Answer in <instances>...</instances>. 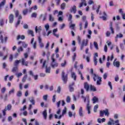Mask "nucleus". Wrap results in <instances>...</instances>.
Returning a JSON list of instances; mask_svg holds the SVG:
<instances>
[{
	"label": "nucleus",
	"instance_id": "46",
	"mask_svg": "<svg viewBox=\"0 0 125 125\" xmlns=\"http://www.w3.org/2000/svg\"><path fill=\"white\" fill-rule=\"evenodd\" d=\"M72 18H73V16L72 15H69V17L68 18V21H70V24H72Z\"/></svg>",
	"mask_w": 125,
	"mask_h": 125
},
{
	"label": "nucleus",
	"instance_id": "2",
	"mask_svg": "<svg viewBox=\"0 0 125 125\" xmlns=\"http://www.w3.org/2000/svg\"><path fill=\"white\" fill-rule=\"evenodd\" d=\"M104 114L105 116H109L110 113H109V110L108 109H105L104 110H101L100 112V117H104Z\"/></svg>",
	"mask_w": 125,
	"mask_h": 125
},
{
	"label": "nucleus",
	"instance_id": "6",
	"mask_svg": "<svg viewBox=\"0 0 125 125\" xmlns=\"http://www.w3.org/2000/svg\"><path fill=\"white\" fill-rule=\"evenodd\" d=\"M0 40L1 41V43H6L7 42V40H8V37H5L3 39V36L2 35L0 36Z\"/></svg>",
	"mask_w": 125,
	"mask_h": 125
},
{
	"label": "nucleus",
	"instance_id": "43",
	"mask_svg": "<svg viewBox=\"0 0 125 125\" xmlns=\"http://www.w3.org/2000/svg\"><path fill=\"white\" fill-rule=\"evenodd\" d=\"M98 104H96V105L94 106V112L95 113H96L97 112V109H98Z\"/></svg>",
	"mask_w": 125,
	"mask_h": 125
},
{
	"label": "nucleus",
	"instance_id": "15",
	"mask_svg": "<svg viewBox=\"0 0 125 125\" xmlns=\"http://www.w3.org/2000/svg\"><path fill=\"white\" fill-rule=\"evenodd\" d=\"M74 85H75V82H72L71 84L69 85V91L70 92L74 91Z\"/></svg>",
	"mask_w": 125,
	"mask_h": 125
},
{
	"label": "nucleus",
	"instance_id": "35",
	"mask_svg": "<svg viewBox=\"0 0 125 125\" xmlns=\"http://www.w3.org/2000/svg\"><path fill=\"white\" fill-rule=\"evenodd\" d=\"M30 102L32 104V105H35L36 102H35V99L33 97L31 98V99L30 100Z\"/></svg>",
	"mask_w": 125,
	"mask_h": 125
},
{
	"label": "nucleus",
	"instance_id": "36",
	"mask_svg": "<svg viewBox=\"0 0 125 125\" xmlns=\"http://www.w3.org/2000/svg\"><path fill=\"white\" fill-rule=\"evenodd\" d=\"M28 35H31L32 37H35V35H34V31H33V30H28Z\"/></svg>",
	"mask_w": 125,
	"mask_h": 125
},
{
	"label": "nucleus",
	"instance_id": "53",
	"mask_svg": "<svg viewBox=\"0 0 125 125\" xmlns=\"http://www.w3.org/2000/svg\"><path fill=\"white\" fill-rule=\"evenodd\" d=\"M21 51H23V47H22V46L19 47L18 49V52L19 53Z\"/></svg>",
	"mask_w": 125,
	"mask_h": 125
},
{
	"label": "nucleus",
	"instance_id": "47",
	"mask_svg": "<svg viewBox=\"0 0 125 125\" xmlns=\"http://www.w3.org/2000/svg\"><path fill=\"white\" fill-rule=\"evenodd\" d=\"M75 26H76V24H71L69 26V28H70V29H72V30H75Z\"/></svg>",
	"mask_w": 125,
	"mask_h": 125
},
{
	"label": "nucleus",
	"instance_id": "21",
	"mask_svg": "<svg viewBox=\"0 0 125 125\" xmlns=\"http://www.w3.org/2000/svg\"><path fill=\"white\" fill-rule=\"evenodd\" d=\"M5 3H6V0H3L0 3V9H1V7H3V6L5 5Z\"/></svg>",
	"mask_w": 125,
	"mask_h": 125
},
{
	"label": "nucleus",
	"instance_id": "63",
	"mask_svg": "<svg viewBox=\"0 0 125 125\" xmlns=\"http://www.w3.org/2000/svg\"><path fill=\"white\" fill-rule=\"evenodd\" d=\"M111 36V33L110 31H107L106 33V37H110Z\"/></svg>",
	"mask_w": 125,
	"mask_h": 125
},
{
	"label": "nucleus",
	"instance_id": "28",
	"mask_svg": "<svg viewBox=\"0 0 125 125\" xmlns=\"http://www.w3.org/2000/svg\"><path fill=\"white\" fill-rule=\"evenodd\" d=\"M71 78L72 79H74V81H76L77 80V75H76V73H75V72L71 73Z\"/></svg>",
	"mask_w": 125,
	"mask_h": 125
},
{
	"label": "nucleus",
	"instance_id": "50",
	"mask_svg": "<svg viewBox=\"0 0 125 125\" xmlns=\"http://www.w3.org/2000/svg\"><path fill=\"white\" fill-rule=\"evenodd\" d=\"M9 60L10 61V62H12L13 60V55H10V57L9 58Z\"/></svg>",
	"mask_w": 125,
	"mask_h": 125
},
{
	"label": "nucleus",
	"instance_id": "64",
	"mask_svg": "<svg viewBox=\"0 0 125 125\" xmlns=\"http://www.w3.org/2000/svg\"><path fill=\"white\" fill-rule=\"evenodd\" d=\"M43 99L45 100V101H46V100H47V95H44L43 97Z\"/></svg>",
	"mask_w": 125,
	"mask_h": 125
},
{
	"label": "nucleus",
	"instance_id": "51",
	"mask_svg": "<svg viewBox=\"0 0 125 125\" xmlns=\"http://www.w3.org/2000/svg\"><path fill=\"white\" fill-rule=\"evenodd\" d=\"M45 28L46 29V31H48L49 29V24L48 23H46V24L45 25Z\"/></svg>",
	"mask_w": 125,
	"mask_h": 125
},
{
	"label": "nucleus",
	"instance_id": "18",
	"mask_svg": "<svg viewBox=\"0 0 125 125\" xmlns=\"http://www.w3.org/2000/svg\"><path fill=\"white\" fill-rule=\"evenodd\" d=\"M84 88L86 90V91H88L89 90V85L87 82H85L84 83Z\"/></svg>",
	"mask_w": 125,
	"mask_h": 125
},
{
	"label": "nucleus",
	"instance_id": "41",
	"mask_svg": "<svg viewBox=\"0 0 125 125\" xmlns=\"http://www.w3.org/2000/svg\"><path fill=\"white\" fill-rule=\"evenodd\" d=\"M17 96H18V97H21V96H22V92L21 91H18Z\"/></svg>",
	"mask_w": 125,
	"mask_h": 125
},
{
	"label": "nucleus",
	"instance_id": "10",
	"mask_svg": "<svg viewBox=\"0 0 125 125\" xmlns=\"http://www.w3.org/2000/svg\"><path fill=\"white\" fill-rule=\"evenodd\" d=\"M98 79V80L97 81V85H100L101 84V83L102 82V78L101 77H99L97 75V77H96V80Z\"/></svg>",
	"mask_w": 125,
	"mask_h": 125
},
{
	"label": "nucleus",
	"instance_id": "24",
	"mask_svg": "<svg viewBox=\"0 0 125 125\" xmlns=\"http://www.w3.org/2000/svg\"><path fill=\"white\" fill-rule=\"evenodd\" d=\"M57 31H58V29H57V28L54 29L53 30V34L54 35V36H55V37H56V38H59V35L58 34H56V32H57Z\"/></svg>",
	"mask_w": 125,
	"mask_h": 125
},
{
	"label": "nucleus",
	"instance_id": "62",
	"mask_svg": "<svg viewBox=\"0 0 125 125\" xmlns=\"http://www.w3.org/2000/svg\"><path fill=\"white\" fill-rule=\"evenodd\" d=\"M15 16H16V17H18V16H19V11L17 10L15 12Z\"/></svg>",
	"mask_w": 125,
	"mask_h": 125
},
{
	"label": "nucleus",
	"instance_id": "54",
	"mask_svg": "<svg viewBox=\"0 0 125 125\" xmlns=\"http://www.w3.org/2000/svg\"><path fill=\"white\" fill-rule=\"evenodd\" d=\"M6 90V89L5 88V87H3L1 89V93H4L5 92V91Z\"/></svg>",
	"mask_w": 125,
	"mask_h": 125
},
{
	"label": "nucleus",
	"instance_id": "31",
	"mask_svg": "<svg viewBox=\"0 0 125 125\" xmlns=\"http://www.w3.org/2000/svg\"><path fill=\"white\" fill-rule=\"evenodd\" d=\"M93 103L94 104L96 103V102H98V98L96 97V96H94L93 99Z\"/></svg>",
	"mask_w": 125,
	"mask_h": 125
},
{
	"label": "nucleus",
	"instance_id": "37",
	"mask_svg": "<svg viewBox=\"0 0 125 125\" xmlns=\"http://www.w3.org/2000/svg\"><path fill=\"white\" fill-rule=\"evenodd\" d=\"M12 71L13 73H16V72H18V68L17 67H13Z\"/></svg>",
	"mask_w": 125,
	"mask_h": 125
},
{
	"label": "nucleus",
	"instance_id": "8",
	"mask_svg": "<svg viewBox=\"0 0 125 125\" xmlns=\"http://www.w3.org/2000/svg\"><path fill=\"white\" fill-rule=\"evenodd\" d=\"M90 73L91 75H92V76H93V79L94 82H96V77H97V76H98V75H97L93 72V69H92V68H91L90 69Z\"/></svg>",
	"mask_w": 125,
	"mask_h": 125
},
{
	"label": "nucleus",
	"instance_id": "26",
	"mask_svg": "<svg viewBox=\"0 0 125 125\" xmlns=\"http://www.w3.org/2000/svg\"><path fill=\"white\" fill-rule=\"evenodd\" d=\"M42 115L43 116L44 119L46 120L47 118V112H46V110H44L42 112Z\"/></svg>",
	"mask_w": 125,
	"mask_h": 125
},
{
	"label": "nucleus",
	"instance_id": "57",
	"mask_svg": "<svg viewBox=\"0 0 125 125\" xmlns=\"http://www.w3.org/2000/svg\"><path fill=\"white\" fill-rule=\"evenodd\" d=\"M108 77V74L104 73L103 76L104 80H106L107 79V77Z\"/></svg>",
	"mask_w": 125,
	"mask_h": 125
},
{
	"label": "nucleus",
	"instance_id": "5",
	"mask_svg": "<svg viewBox=\"0 0 125 125\" xmlns=\"http://www.w3.org/2000/svg\"><path fill=\"white\" fill-rule=\"evenodd\" d=\"M46 63V61H44L43 62V64H42V68H44V67H45L46 68V70H45V72L46 73H47L48 74H49L50 73V70H51V68L50 67H47V65H45V63Z\"/></svg>",
	"mask_w": 125,
	"mask_h": 125
},
{
	"label": "nucleus",
	"instance_id": "7",
	"mask_svg": "<svg viewBox=\"0 0 125 125\" xmlns=\"http://www.w3.org/2000/svg\"><path fill=\"white\" fill-rule=\"evenodd\" d=\"M88 42V40H83L82 41V43L81 44V50H83V47L84 46H86V45H87V43Z\"/></svg>",
	"mask_w": 125,
	"mask_h": 125
},
{
	"label": "nucleus",
	"instance_id": "13",
	"mask_svg": "<svg viewBox=\"0 0 125 125\" xmlns=\"http://www.w3.org/2000/svg\"><path fill=\"white\" fill-rule=\"evenodd\" d=\"M87 103L86 105V109L88 111V114H90V106L89 105V99H87Z\"/></svg>",
	"mask_w": 125,
	"mask_h": 125
},
{
	"label": "nucleus",
	"instance_id": "58",
	"mask_svg": "<svg viewBox=\"0 0 125 125\" xmlns=\"http://www.w3.org/2000/svg\"><path fill=\"white\" fill-rule=\"evenodd\" d=\"M94 45L96 49H98V44H97V42H94Z\"/></svg>",
	"mask_w": 125,
	"mask_h": 125
},
{
	"label": "nucleus",
	"instance_id": "27",
	"mask_svg": "<svg viewBox=\"0 0 125 125\" xmlns=\"http://www.w3.org/2000/svg\"><path fill=\"white\" fill-rule=\"evenodd\" d=\"M90 89L91 91H96V90H97L96 89V87H95V86L92 85H90Z\"/></svg>",
	"mask_w": 125,
	"mask_h": 125
},
{
	"label": "nucleus",
	"instance_id": "3",
	"mask_svg": "<svg viewBox=\"0 0 125 125\" xmlns=\"http://www.w3.org/2000/svg\"><path fill=\"white\" fill-rule=\"evenodd\" d=\"M62 78L64 83H67V82H68V74H65L64 71L62 72Z\"/></svg>",
	"mask_w": 125,
	"mask_h": 125
},
{
	"label": "nucleus",
	"instance_id": "9",
	"mask_svg": "<svg viewBox=\"0 0 125 125\" xmlns=\"http://www.w3.org/2000/svg\"><path fill=\"white\" fill-rule=\"evenodd\" d=\"M28 73L30 76H31L32 77H33L34 78V80H35V81L38 80V78H39V75H34V72H33L32 70L29 71Z\"/></svg>",
	"mask_w": 125,
	"mask_h": 125
},
{
	"label": "nucleus",
	"instance_id": "11",
	"mask_svg": "<svg viewBox=\"0 0 125 125\" xmlns=\"http://www.w3.org/2000/svg\"><path fill=\"white\" fill-rule=\"evenodd\" d=\"M109 30L111 31V34H115V31L114 30V28L113 27V22L110 21L109 24Z\"/></svg>",
	"mask_w": 125,
	"mask_h": 125
},
{
	"label": "nucleus",
	"instance_id": "22",
	"mask_svg": "<svg viewBox=\"0 0 125 125\" xmlns=\"http://www.w3.org/2000/svg\"><path fill=\"white\" fill-rule=\"evenodd\" d=\"M123 37H124V35L121 33L116 35V36L115 37V42H118V38H123Z\"/></svg>",
	"mask_w": 125,
	"mask_h": 125
},
{
	"label": "nucleus",
	"instance_id": "52",
	"mask_svg": "<svg viewBox=\"0 0 125 125\" xmlns=\"http://www.w3.org/2000/svg\"><path fill=\"white\" fill-rule=\"evenodd\" d=\"M57 91V92H58V93H60V92H61V86H59L58 87Z\"/></svg>",
	"mask_w": 125,
	"mask_h": 125
},
{
	"label": "nucleus",
	"instance_id": "44",
	"mask_svg": "<svg viewBox=\"0 0 125 125\" xmlns=\"http://www.w3.org/2000/svg\"><path fill=\"white\" fill-rule=\"evenodd\" d=\"M77 41L78 42V43L79 44H81V43L82 42V39L81 38V37H80L79 36L77 37Z\"/></svg>",
	"mask_w": 125,
	"mask_h": 125
},
{
	"label": "nucleus",
	"instance_id": "49",
	"mask_svg": "<svg viewBox=\"0 0 125 125\" xmlns=\"http://www.w3.org/2000/svg\"><path fill=\"white\" fill-rule=\"evenodd\" d=\"M67 103H70L71 102V98L69 96H67L66 99Z\"/></svg>",
	"mask_w": 125,
	"mask_h": 125
},
{
	"label": "nucleus",
	"instance_id": "17",
	"mask_svg": "<svg viewBox=\"0 0 125 125\" xmlns=\"http://www.w3.org/2000/svg\"><path fill=\"white\" fill-rule=\"evenodd\" d=\"M119 12L122 15L123 19L125 20V13H124V11H123V9H120L119 10Z\"/></svg>",
	"mask_w": 125,
	"mask_h": 125
},
{
	"label": "nucleus",
	"instance_id": "39",
	"mask_svg": "<svg viewBox=\"0 0 125 125\" xmlns=\"http://www.w3.org/2000/svg\"><path fill=\"white\" fill-rule=\"evenodd\" d=\"M76 57H77V54H76V53H74L73 56H72V61L73 62H75V61H76Z\"/></svg>",
	"mask_w": 125,
	"mask_h": 125
},
{
	"label": "nucleus",
	"instance_id": "12",
	"mask_svg": "<svg viewBox=\"0 0 125 125\" xmlns=\"http://www.w3.org/2000/svg\"><path fill=\"white\" fill-rule=\"evenodd\" d=\"M22 44V46L24 47H28V44L26 43V42H22V41H19L18 42V44L20 45V44Z\"/></svg>",
	"mask_w": 125,
	"mask_h": 125
},
{
	"label": "nucleus",
	"instance_id": "30",
	"mask_svg": "<svg viewBox=\"0 0 125 125\" xmlns=\"http://www.w3.org/2000/svg\"><path fill=\"white\" fill-rule=\"evenodd\" d=\"M49 21L51 22H53V21H54V18L52 17V15L51 14L49 15Z\"/></svg>",
	"mask_w": 125,
	"mask_h": 125
},
{
	"label": "nucleus",
	"instance_id": "20",
	"mask_svg": "<svg viewBox=\"0 0 125 125\" xmlns=\"http://www.w3.org/2000/svg\"><path fill=\"white\" fill-rule=\"evenodd\" d=\"M113 65H114V66H115V67H116V68H120L121 63H120V62H119V61L115 62V61H114L113 62Z\"/></svg>",
	"mask_w": 125,
	"mask_h": 125
},
{
	"label": "nucleus",
	"instance_id": "16",
	"mask_svg": "<svg viewBox=\"0 0 125 125\" xmlns=\"http://www.w3.org/2000/svg\"><path fill=\"white\" fill-rule=\"evenodd\" d=\"M81 1L82 2L80 3L79 7H82L83 4L85 6H86V5H87V3H86L85 0H81Z\"/></svg>",
	"mask_w": 125,
	"mask_h": 125
},
{
	"label": "nucleus",
	"instance_id": "1",
	"mask_svg": "<svg viewBox=\"0 0 125 125\" xmlns=\"http://www.w3.org/2000/svg\"><path fill=\"white\" fill-rule=\"evenodd\" d=\"M20 63H21V65L22 66H26V67H28V64H29V62L28 61H26L24 58L21 59V60H16L14 64L17 66L18 65H19Z\"/></svg>",
	"mask_w": 125,
	"mask_h": 125
},
{
	"label": "nucleus",
	"instance_id": "29",
	"mask_svg": "<svg viewBox=\"0 0 125 125\" xmlns=\"http://www.w3.org/2000/svg\"><path fill=\"white\" fill-rule=\"evenodd\" d=\"M79 115L80 117H83V107H80L79 109Z\"/></svg>",
	"mask_w": 125,
	"mask_h": 125
},
{
	"label": "nucleus",
	"instance_id": "38",
	"mask_svg": "<svg viewBox=\"0 0 125 125\" xmlns=\"http://www.w3.org/2000/svg\"><path fill=\"white\" fill-rule=\"evenodd\" d=\"M38 31H42V26H40L38 29V26L35 27V32L38 33Z\"/></svg>",
	"mask_w": 125,
	"mask_h": 125
},
{
	"label": "nucleus",
	"instance_id": "4",
	"mask_svg": "<svg viewBox=\"0 0 125 125\" xmlns=\"http://www.w3.org/2000/svg\"><path fill=\"white\" fill-rule=\"evenodd\" d=\"M54 54H53L52 56H51V60H52V64H51V66L52 67V68H55V67H58V63L57 62H55V59H54Z\"/></svg>",
	"mask_w": 125,
	"mask_h": 125
},
{
	"label": "nucleus",
	"instance_id": "55",
	"mask_svg": "<svg viewBox=\"0 0 125 125\" xmlns=\"http://www.w3.org/2000/svg\"><path fill=\"white\" fill-rule=\"evenodd\" d=\"M6 111H7V109H6V108H5L2 110V113H3V116H5V115H6Z\"/></svg>",
	"mask_w": 125,
	"mask_h": 125
},
{
	"label": "nucleus",
	"instance_id": "32",
	"mask_svg": "<svg viewBox=\"0 0 125 125\" xmlns=\"http://www.w3.org/2000/svg\"><path fill=\"white\" fill-rule=\"evenodd\" d=\"M33 9H34V10H37L38 9V6L37 5H35L33 7L29 8V12H31L32 10H33Z\"/></svg>",
	"mask_w": 125,
	"mask_h": 125
},
{
	"label": "nucleus",
	"instance_id": "45",
	"mask_svg": "<svg viewBox=\"0 0 125 125\" xmlns=\"http://www.w3.org/2000/svg\"><path fill=\"white\" fill-rule=\"evenodd\" d=\"M94 62L95 66H96L97 65V58L95 56H94Z\"/></svg>",
	"mask_w": 125,
	"mask_h": 125
},
{
	"label": "nucleus",
	"instance_id": "25",
	"mask_svg": "<svg viewBox=\"0 0 125 125\" xmlns=\"http://www.w3.org/2000/svg\"><path fill=\"white\" fill-rule=\"evenodd\" d=\"M105 121H106L105 118H103L102 119H101V118H98L97 119V122L99 123V124H101V123H105Z\"/></svg>",
	"mask_w": 125,
	"mask_h": 125
},
{
	"label": "nucleus",
	"instance_id": "33",
	"mask_svg": "<svg viewBox=\"0 0 125 125\" xmlns=\"http://www.w3.org/2000/svg\"><path fill=\"white\" fill-rule=\"evenodd\" d=\"M28 78V75L27 74H25L22 79V83H25L26 82V80H27V78Z\"/></svg>",
	"mask_w": 125,
	"mask_h": 125
},
{
	"label": "nucleus",
	"instance_id": "14",
	"mask_svg": "<svg viewBox=\"0 0 125 125\" xmlns=\"http://www.w3.org/2000/svg\"><path fill=\"white\" fill-rule=\"evenodd\" d=\"M9 23L12 24L13 23V21H14V16L13 14H11L9 17Z\"/></svg>",
	"mask_w": 125,
	"mask_h": 125
},
{
	"label": "nucleus",
	"instance_id": "42",
	"mask_svg": "<svg viewBox=\"0 0 125 125\" xmlns=\"http://www.w3.org/2000/svg\"><path fill=\"white\" fill-rule=\"evenodd\" d=\"M28 11H29V10L28 9H25L24 10H23L22 12L23 15H26Z\"/></svg>",
	"mask_w": 125,
	"mask_h": 125
},
{
	"label": "nucleus",
	"instance_id": "23",
	"mask_svg": "<svg viewBox=\"0 0 125 125\" xmlns=\"http://www.w3.org/2000/svg\"><path fill=\"white\" fill-rule=\"evenodd\" d=\"M25 40V36L24 35H18V36L17 37V41H19V40Z\"/></svg>",
	"mask_w": 125,
	"mask_h": 125
},
{
	"label": "nucleus",
	"instance_id": "48",
	"mask_svg": "<svg viewBox=\"0 0 125 125\" xmlns=\"http://www.w3.org/2000/svg\"><path fill=\"white\" fill-rule=\"evenodd\" d=\"M66 65H67V61H66V60H65L64 61V62H62L61 63L62 67H65V66H66Z\"/></svg>",
	"mask_w": 125,
	"mask_h": 125
},
{
	"label": "nucleus",
	"instance_id": "60",
	"mask_svg": "<svg viewBox=\"0 0 125 125\" xmlns=\"http://www.w3.org/2000/svg\"><path fill=\"white\" fill-rule=\"evenodd\" d=\"M15 91V90L14 89V88L11 89V90L9 92V94H12V93H14Z\"/></svg>",
	"mask_w": 125,
	"mask_h": 125
},
{
	"label": "nucleus",
	"instance_id": "61",
	"mask_svg": "<svg viewBox=\"0 0 125 125\" xmlns=\"http://www.w3.org/2000/svg\"><path fill=\"white\" fill-rule=\"evenodd\" d=\"M115 82H118L119 80V75H116L114 78Z\"/></svg>",
	"mask_w": 125,
	"mask_h": 125
},
{
	"label": "nucleus",
	"instance_id": "34",
	"mask_svg": "<svg viewBox=\"0 0 125 125\" xmlns=\"http://www.w3.org/2000/svg\"><path fill=\"white\" fill-rule=\"evenodd\" d=\"M65 7H66V3H62L61 5V8L62 10H64V9H65Z\"/></svg>",
	"mask_w": 125,
	"mask_h": 125
},
{
	"label": "nucleus",
	"instance_id": "19",
	"mask_svg": "<svg viewBox=\"0 0 125 125\" xmlns=\"http://www.w3.org/2000/svg\"><path fill=\"white\" fill-rule=\"evenodd\" d=\"M70 12H73L74 14L77 13V6H76V5H74L73 7L70 9Z\"/></svg>",
	"mask_w": 125,
	"mask_h": 125
},
{
	"label": "nucleus",
	"instance_id": "59",
	"mask_svg": "<svg viewBox=\"0 0 125 125\" xmlns=\"http://www.w3.org/2000/svg\"><path fill=\"white\" fill-rule=\"evenodd\" d=\"M3 25H4L3 19H1L0 20V25L3 26Z\"/></svg>",
	"mask_w": 125,
	"mask_h": 125
},
{
	"label": "nucleus",
	"instance_id": "56",
	"mask_svg": "<svg viewBox=\"0 0 125 125\" xmlns=\"http://www.w3.org/2000/svg\"><path fill=\"white\" fill-rule=\"evenodd\" d=\"M31 17L36 18H37V14L36 13H33L31 15Z\"/></svg>",
	"mask_w": 125,
	"mask_h": 125
},
{
	"label": "nucleus",
	"instance_id": "40",
	"mask_svg": "<svg viewBox=\"0 0 125 125\" xmlns=\"http://www.w3.org/2000/svg\"><path fill=\"white\" fill-rule=\"evenodd\" d=\"M11 108H12V106L11 105V104H9L7 105L6 110H7V111H10V110H11Z\"/></svg>",
	"mask_w": 125,
	"mask_h": 125
}]
</instances>
